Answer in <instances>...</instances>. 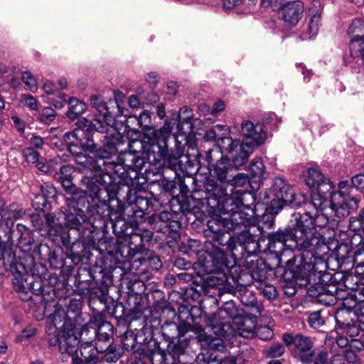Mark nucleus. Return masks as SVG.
I'll return each mask as SVG.
<instances>
[{
    "instance_id": "obj_64",
    "label": "nucleus",
    "mask_w": 364,
    "mask_h": 364,
    "mask_svg": "<svg viewBox=\"0 0 364 364\" xmlns=\"http://www.w3.org/2000/svg\"><path fill=\"white\" fill-rule=\"evenodd\" d=\"M349 227L358 235L364 233V208L360 210L358 216L350 218Z\"/></svg>"
},
{
    "instance_id": "obj_61",
    "label": "nucleus",
    "mask_w": 364,
    "mask_h": 364,
    "mask_svg": "<svg viewBox=\"0 0 364 364\" xmlns=\"http://www.w3.org/2000/svg\"><path fill=\"white\" fill-rule=\"evenodd\" d=\"M255 286L259 293L269 301L274 300L278 296L276 287L265 281L259 282V283L255 284Z\"/></svg>"
},
{
    "instance_id": "obj_11",
    "label": "nucleus",
    "mask_w": 364,
    "mask_h": 364,
    "mask_svg": "<svg viewBox=\"0 0 364 364\" xmlns=\"http://www.w3.org/2000/svg\"><path fill=\"white\" fill-rule=\"evenodd\" d=\"M109 161L110 164L104 167L103 173L112 176L115 183L118 178L127 185H133L134 181L139 179V173L148 162L146 155L132 153H121L119 155L112 153Z\"/></svg>"
},
{
    "instance_id": "obj_35",
    "label": "nucleus",
    "mask_w": 364,
    "mask_h": 364,
    "mask_svg": "<svg viewBox=\"0 0 364 364\" xmlns=\"http://www.w3.org/2000/svg\"><path fill=\"white\" fill-rule=\"evenodd\" d=\"M326 274L328 277H325V281L318 279V282H316L313 285L318 288V290L324 291L328 295L334 296L336 300L338 298H343V291L346 289L345 288H347L346 281H338L336 275L329 277V274Z\"/></svg>"
},
{
    "instance_id": "obj_30",
    "label": "nucleus",
    "mask_w": 364,
    "mask_h": 364,
    "mask_svg": "<svg viewBox=\"0 0 364 364\" xmlns=\"http://www.w3.org/2000/svg\"><path fill=\"white\" fill-rule=\"evenodd\" d=\"M90 105L96 109L95 118L93 119V126L100 132H105L108 130V121L111 118L107 103L101 95H93L90 97Z\"/></svg>"
},
{
    "instance_id": "obj_37",
    "label": "nucleus",
    "mask_w": 364,
    "mask_h": 364,
    "mask_svg": "<svg viewBox=\"0 0 364 364\" xmlns=\"http://www.w3.org/2000/svg\"><path fill=\"white\" fill-rule=\"evenodd\" d=\"M248 170L252 188H258L269 176L262 159L259 157L251 161Z\"/></svg>"
},
{
    "instance_id": "obj_33",
    "label": "nucleus",
    "mask_w": 364,
    "mask_h": 364,
    "mask_svg": "<svg viewBox=\"0 0 364 364\" xmlns=\"http://www.w3.org/2000/svg\"><path fill=\"white\" fill-rule=\"evenodd\" d=\"M243 265L248 269L254 284L265 281L268 272L272 270L266 261L257 255L245 259Z\"/></svg>"
},
{
    "instance_id": "obj_52",
    "label": "nucleus",
    "mask_w": 364,
    "mask_h": 364,
    "mask_svg": "<svg viewBox=\"0 0 364 364\" xmlns=\"http://www.w3.org/2000/svg\"><path fill=\"white\" fill-rule=\"evenodd\" d=\"M14 222L11 218H3L0 220V236L1 238L6 244V242H12L14 236L17 235L16 228L14 229Z\"/></svg>"
},
{
    "instance_id": "obj_12",
    "label": "nucleus",
    "mask_w": 364,
    "mask_h": 364,
    "mask_svg": "<svg viewBox=\"0 0 364 364\" xmlns=\"http://www.w3.org/2000/svg\"><path fill=\"white\" fill-rule=\"evenodd\" d=\"M255 196L250 191H244L240 193L237 199H234V205L230 206L232 210L227 214H230L229 221L234 232H239L243 229H248L255 227L257 218L255 212L252 205L255 203Z\"/></svg>"
},
{
    "instance_id": "obj_45",
    "label": "nucleus",
    "mask_w": 364,
    "mask_h": 364,
    "mask_svg": "<svg viewBox=\"0 0 364 364\" xmlns=\"http://www.w3.org/2000/svg\"><path fill=\"white\" fill-rule=\"evenodd\" d=\"M358 295L356 292V288H351V291L345 289L343 291V298H338V300L343 301V308L341 309H348L351 312H353V316H356L358 313V306L362 300L358 299Z\"/></svg>"
},
{
    "instance_id": "obj_50",
    "label": "nucleus",
    "mask_w": 364,
    "mask_h": 364,
    "mask_svg": "<svg viewBox=\"0 0 364 364\" xmlns=\"http://www.w3.org/2000/svg\"><path fill=\"white\" fill-rule=\"evenodd\" d=\"M64 190L67 193L70 194V196L66 197L67 199L73 198L76 200L86 201L87 191H82L78 188L73 182L72 178H66L59 180Z\"/></svg>"
},
{
    "instance_id": "obj_2",
    "label": "nucleus",
    "mask_w": 364,
    "mask_h": 364,
    "mask_svg": "<svg viewBox=\"0 0 364 364\" xmlns=\"http://www.w3.org/2000/svg\"><path fill=\"white\" fill-rule=\"evenodd\" d=\"M92 124V122L82 118L77 121V127L73 132L63 135L68 151L75 156L74 169L88 176L103 173L104 167L110 164L109 160L112 154L95 142L94 139L98 137L100 132Z\"/></svg>"
},
{
    "instance_id": "obj_16",
    "label": "nucleus",
    "mask_w": 364,
    "mask_h": 364,
    "mask_svg": "<svg viewBox=\"0 0 364 364\" xmlns=\"http://www.w3.org/2000/svg\"><path fill=\"white\" fill-rule=\"evenodd\" d=\"M282 341L294 358L303 363L313 362L315 353L310 337L301 333H285L282 335Z\"/></svg>"
},
{
    "instance_id": "obj_56",
    "label": "nucleus",
    "mask_w": 364,
    "mask_h": 364,
    "mask_svg": "<svg viewBox=\"0 0 364 364\" xmlns=\"http://www.w3.org/2000/svg\"><path fill=\"white\" fill-rule=\"evenodd\" d=\"M209 213V214H212L213 217L210 220L208 221L207 226H208V231L207 235L209 237V235H215L218 233H220L225 230H226L225 227V222L220 219V213H217V214H213V213H210V211H207Z\"/></svg>"
},
{
    "instance_id": "obj_32",
    "label": "nucleus",
    "mask_w": 364,
    "mask_h": 364,
    "mask_svg": "<svg viewBox=\"0 0 364 364\" xmlns=\"http://www.w3.org/2000/svg\"><path fill=\"white\" fill-rule=\"evenodd\" d=\"M292 187L281 177L274 178L271 192L274 198L271 200V207L275 213H278L284 208V201L287 198H290L292 192Z\"/></svg>"
},
{
    "instance_id": "obj_60",
    "label": "nucleus",
    "mask_w": 364,
    "mask_h": 364,
    "mask_svg": "<svg viewBox=\"0 0 364 364\" xmlns=\"http://www.w3.org/2000/svg\"><path fill=\"white\" fill-rule=\"evenodd\" d=\"M290 198H286L284 201V207L286 205L290 206L291 208H300L304 207L302 212L305 211L306 204H308L309 201L306 200V198L303 194H295L294 191L290 194Z\"/></svg>"
},
{
    "instance_id": "obj_17",
    "label": "nucleus",
    "mask_w": 364,
    "mask_h": 364,
    "mask_svg": "<svg viewBox=\"0 0 364 364\" xmlns=\"http://www.w3.org/2000/svg\"><path fill=\"white\" fill-rule=\"evenodd\" d=\"M192 330V326L188 323L180 324L176 322H166L161 326V334L164 338L168 342V348L176 350V353H185L189 342L184 338L186 333Z\"/></svg>"
},
{
    "instance_id": "obj_24",
    "label": "nucleus",
    "mask_w": 364,
    "mask_h": 364,
    "mask_svg": "<svg viewBox=\"0 0 364 364\" xmlns=\"http://www.w3.org/2000/svg\"><path fill=\"white\" fill-rule=\"evenodd\" d=\"M82 301L81 298H73L69 301L67 311L58 309L53 314V323L55 328H62L65 326H74L77 321V318L81 314Z\"/></svg>"
},
{
    "instance_id": "obj_20",
    "label": "nucleus",
    "mask_w": 364,
    "mask_h": 364,
    "mask_svg": "<svg viewBox=\"0 0 364 364\" xmlns=\"http://www.w3.org/2000/svg\"><path fill=\"white\" fill-rule=\"evenodd\" d=\"M237 236V242L235 248H238V257L235 259H247L258 255L260 250L259 241L262 234L257 232L255 227L240 231Z\"/></svg>"
},
{
    "instance_id": "obj_26",
    "label": "nucleus",
    "mask_w": 364,
    "mask_h": 364,
    "mask_svg": "<svg viewBox=\"0 0 364 364\" xmlns=\"http://www.w3.org/2000/svg\"><path fill=\"white\" fill-rule=\"evenodd\" d=\"M242 143L255 149L264 143L267 139V131L261 123L254 124L251 121H245L241 124Z\"/></svg>"
},
{
    "instance_id": "obj_7",
    "label": "nucleus",
    "mask_w": 364,
    "mask_h": 364,
    "mask_svg": "<svg viewBox=\"0 0 364 364\" xmlns=\"http://www.w3.org/2000/svg\"><path fill=\"white\" fill-rule=\"evenodd\" d=\"M112 284L110 272L100 266L91 269L80 267L75 275L74 285L81 295L89 296V305L95 309L97 301L106 305L108 299L109 287Z\"/></svg>"
},
{
    "instance_id": "obj_5",
    "label": "nucleus",
    "mask_w": 364,
    "mask_h": 364,
    "mask_svg": "<svg viewBox=\"0 0 364 364\" xmlns=\"http://www.w3.org/2000/svg\"><path fill=\"white\" fill-rule=\"evenodd\" d=\"M114 185H109V196H107V216L108 223L112 225L113 233H119L122 228L128 224L124 217L127 216L130 221L136 223L138 220H143L146 211L149 206V201L146 197L139 195L129 188L126 195V202L123 203L116 197Z\"/></svg>"
},
{
    "instance_id": "obj_21",
    "label": "nucleus",
    "mask_w": 364,
    "mask_h": 364,
    "mask_svg": "<svg viewBox=\"0 0 364 364\" xmlns=\"http://www.w3.org/2000/svg\"><path fill=\"white\" fill-rule=\"evenodd\" d=\"M139 220H138L136 223L132 220L122 228L121 232L114 233L117 238L128 242L138 252H141L145 245L149 243L153 237L151 230H142L137 227Z\"/></svg>"
},
{
    "instance_id": "obj_31",
    "label": "nucleus",
    "mask_w": 364,
    "mask_h": 364,
    "mask_svg": "<svg viewBox=\"0 0 364 364\" xmlns=\"http://www.w3.org/2000/svg\"><path fill=\"white\" fill-rule=\"evenodd\" d=\"M304 11V3L299 0L285 2L278 10L279 19L292 27L296 26L302 18Z\"/></svg>"
},
{
    "instance_id": "obj_8",
    "label": "nucleus",
    "mask_w": 364,
    "mask_h": 364,
    "mask_svg": "<svg viewBox=\"0 0 364 364\" xmlns=\"http://www.w3.org/2000/svg\"><path fill=\"white\" fill-rule=\"evenodd\" d=\"M318 248L315 246L311 248H296L301 252L294 258V264L284 269V279L301 281L310 286L316 283V279L325 281L328 275L323 270L318 269L320 264L323 265L321 257L318 255Z\"/></svg>"
},
{
    "instance_id": "obj_54",
    "label": "nucleus",
    "mask_w": 364,
    "mask_h": 364,
    "mask_svg": "<svg viewBox=\"0 0 364 364\" xmlns=\"http://www.w3.org/2000/svg\"><path fill=\"white\" fill-rule=\"evenodd\" d=\"M87 110V105L75 97H71L68 101V109L66 112L67 117L75 120Z\"/></svg>"
},
{
    "instance_id": "obj_9",
    "label": "nucleus",
    "mask_w": 364,
    "mask_h": 364,
    "mask_svg": "<svg viewBox=\"0 0 364 364\" xmlns=\"http://www.w3.org/2000/svg\"><path fill=\"white\" fill-rule=\"evenodd\" d=\"M210 240L205 244V252L203 258H200V264L204 272L213 274L223 272L228 267V258L225 250L231 252L233 258H237L238 248H235L233 236L227 230L215 235H209Z\"/></svg>"
},
{
    "instance_id": "obj_10",
    "label": "nucleus",
    "mask_w": 364,
    "mask_h": 364,
    "mask_svg": "<svg viewBox=\"0 0 364 364\" xmlns=\"http://www.w3.org/2000/svg\"><path fill=\"white\" fill-rule=\"evenodd\" d=\"M226 183L215 181L213 178H207L204 182V190L194 188L192 198L197 201L203 211L226 213L232 210L234 198L227 193Z\"/></svg>"
},
{
    "instance_id": "obj_62",
    "label": "nucleus",
    "mask_w": 364,
    "mask_h": 364,
    "mask_svg": "<svg viewBox=\"0 0 364 364\" xmlns=\"http://www.w3.org/2000/svg\"><path fill=\"white\" fill-rule=\"evenodd\" d=\"M326 177L316 168L311 167L308 169L305 181L308 186L312 188L321 183Z\"/></svg>"
},
{
    "instance_id": "obj_58",
    "label": "nucleus",
    "mask_w": 364,
    "mask_h": 364,
    "mask_svg": "<svg viewBox=\"0 0 364 364\" xmlns=\"http://www.w3.org/2000/svg\"><path fill=\"white\" fill-rule=\"evenodd\" d=\"M212 331L216 336L225 338L233 335L235 333L234 328L230 321L222 318L213 327Z\"/></svg>"
},
{
    "instance_id": "obj_55",
    "label": "nucleus",
    "mask_w": 364,
    "mask_h": 364,
    "mask_svg": "<svg viewBox=\"0 0 364 364\" xmlns=\"http://www.w3.org/2000/svg\"><path fill=\"white\" fill-rule=\"evenodd\" d=\"M308 294L310 296L315 298L318 302L325 306H332L337 301L334 296L328 295L324 291L318 290V288L313 284L308 287Z\"/></svg>"
},
{
    "instance_id": "obj_14",
    "label": "nucleus",
    "mask_w": 364,
    "mask_h": 364,
    "mask_svg": "<svg viewBox=\"0 0 364 364\" xmlns=\"http://www.w3.org/2000/svg\"><path fill=\"white\" fill-rule=\"evenodd\" d=\"M85 203V201L76 200L73 198L67 199L68 210L63 212V220L69 229L76 230L82 237L87 235L92 237L94 231L91 221L81 208V205Z\"/></svg>"
},
{
    "instance_id": "obj_18",
    "label": "nucleus",
    "mask_w": 364,
    "mask_h": 364,
    "mask_svg": "<svg viewBox=\"0 0 364 364\" xmlns=\"http://www.w3.org/2000/svg\"><path fill=\"white\" fill-rule=\"evenodd\" d=\"M184 151V146L180 143L176 144L174 150H169L167 148V155L164 163L166 167L164 172L171 170L175 176L178 174V171L189 175L193 172L196 173L199 169L198 164L191 161L188 155H185Z\"/></svg>"
},
{
    "instance_id": "obj_34",
    "label": "nucleus",
    "mask_w": 364,
    "mask_h": 364,
    "mask_svg": "<svg viewBox=\"0 0 364 364\" xmlns=\"http://www.w3.org/2000/svg\"><path fill=\"white\" fill-rule=\"evenodd\" d=\"M94 333L96 339L95 350L100 353L107 350L110 347L113 333L112 324L109 321H102L95 328Z\"/></svg>"
},
{
    "instance_id": "obj_46",
    "label": "nucleus",
    "mask_w": 364,
    "mask_h": 364,
    "mask_svg": "<svg viewBox=\"0 0 364 364\" xmlns=\"http://www.w3.org/2000/svg\"><path fill=\"white\" fill-rule=\"evenodd\" d=\"M178 120L176 119H171L170 120H166V122H170L171 120H175L176 124H177V127L179 130L183 131L184 134L186 132H191L192 130V119L193 114L191 109H189L187 107H183L180 109L178 112Z\"/></svg>"
},
{
    "instance_id": "obj_28",
    "label": "nucleus",
    "mask_w": 364,
    "mask_h": 364,
    "mask_svg": "<svg viewBox=\"0 0 364 364\" xmlns=\"http://www.w3.org/2000/svg\"><path fill=\"white\" fill-rule=\"evenodd\" d=\"M317 191L312 193L311 199L308 204L315 207L326 208L328 203L336 200L340 193L334 191V186L329 178H325L321 183L316 186Z\"/></svg>"
},
{
    "instance_id": "obj_40",
    "label": "nucleus",
    "mask_w": 364,
    "mask_h": 364,
    "mask_svg": "<svg viewBox=\"0 0 364 364\" xmlns=\"http://www.w3.org/2000/svg\"><path fill=\"white\" fill-rule=\"evenodd\" d=\"M261 314H246L241 318L238 326L240 335L245 338H252L255 336V329L257 326V318Z\"/></svg>"
},
{
    "instance_id": "obj_42",
    "label": "nucleus",
    "mask_w": 364,
    "mask_h": 364,
    "mask_svg": "<svg viewBox=\"0 0 364 364\" xmlns=\"http://www.w3.org/2000/svg\"><path fill=\"white\" fill-rule=\"evenodd\" d=\"M240 300L247 308V314H261L264 310L262 304L257 300L255 294L250 291L240 293Z\"/></svg>"
},
{
    "instance_id": "obj_47",
    "label": "nucleus",
    "mask_w": 364,
    "mask_h": 364,
    "mask_svg": "<svg viewBox=\"0 0 364 364\" xmlns=\"http://www.w3.org/2000/svg\"><path fill=\"white\" fill-rule=\"evenodd\" d=\"M362 252L360 251L355 255V274L356 280L355 284L356 285V292L359 296H364V261L360 259Z\"/></svg>"
},
{
    "instance_id": "obj_38",
    "label": "nucleus",
    "mask_w": 364,
    "mask_h": 364,
    "mask_svg": "<svg viewBox=\"0 0 364 364\" xmlns=\"http://www.w3.org/2000/svg\"><path fill=\"white\" fill-rule=\"evenodd\" d=\"M73 326L68 325L59 328V329H62L63 331L62 343L60 344V352L62 353L73 355L77 353L78 350L80 341L76 336L70 333L73 331ZM56 328L58 329V328Z\"/></svg>"
},
{
    "instance_id": "obj_36",
    "label": "nucleus",
    "mask_w": 364,
    "mask_h": 364,
    "mask_svg": "<svg viewBox=\"0 0 364 364\" xmlns=\"http://www.w3.org/2000/svg\"><path fill=\"white\" fill-rule=\"evenodd\" d=\"M359 202L360 200L355 197H343L341 201L336 203L333 200L329 205L334 215L341 219L348 216L353 210L356 209Z\"/></svg>"
},
{
    "instance_id": "obj_44",
    "label": "nucleus",
    "mask_w": 364,
    "mask_h": 364,
    "mask_svg": "<svg viewBox=\"0 0 364 364\" xmlns=\"http://www.w3.org/2000/svg\"><path fill=\"white\" fill-rule=\"evenodd\" d=\"M253 151L254 149L242 143L240 148L230 154L232 166L237 169L245 166Z\"/></svg>"
},
{
    "instance_id": "obj_57",
    "label": "nucleus",
    "mask_w": 364,
    "mask_h": 364,
    "mask_svg": "<svg viewBox=\"0 0 364 364\" xmlns=\"http://www.w3.org/2000/svg\"><path fill=\"white\" fill-rule=\"evenodd\" d=\"M176 176L173 178H168L164 176V178L159 181V187L161 188V193L159 197H161L163 194L169 193L171 196H175L176 190L177 189V183L175 181ZM156 201H159V198H154Z\"/></svg>"
},
{
    "instance_id": "obj_59",
    "label": "nucleus",
    "mask_w": 364,
    "mask_h": 364,
    "mask_svg": "<svg viewBox=\"0 0 364 364\" xmlns=\"http://www.w3.org/2000/svg\"><path fill=\"white\" fill-rule=\"evenodd\" d=\"M238 314V309L232 301L225 302L224 306L218 310V316L222 319L233 321L240 319Z\"/></svg>"
},
{
    "instance_id": "obj_53",
    "label": "nucleus",
    "mask_w": 364,
    "mask_h": 364,
    "mask_svg": "<svg viewBox=\"0 0 364 364\" xmlns=\"http://www.w3.org/2000/svg\"><path fill=\"white\" fill-rule=\"evenodd\" d=\"M85 344L88 346L89 342L87 341ZM80 358L77 355L76 357L73 358L72 364H96L97 363L98 358L93 348L87 350V346H82L80 348Z\"/></svg>"
},
{
    "instance_id": "obj_4",
    "label": "nucleus",
    "mask_w": 364,
    "mask_h": 364,
    "mask_svg": "<svg viewBox=\"0 0 364 364\" xmlns=\"http://www.w3.org/2000/svg\"><path fill=\"white\" fill-rule=\"evenodd\" d=\"M80 183L92 198V205H87L94 233L101 231L102 237L108 232L107 216L109 205H107V196H109V185L116 184L110 175L92 174L84 175L80 179Z\"/></svg>"
},
{
    "instance_id": "obj_22",
    "label": "nucleus",
    "mask_w": 364,
    "mask_h": 364,
    "mask_svg": "<svg viewBox=\"0 0 364 364\" xmlns=\"http://www.w3.org/2000/svg\"><path fill=\"white\" fill-rule=\"evenodd\" d=\"M101 238H95V233L92 237H82V235H79L78 239L72 243L68 254V258L74 264H78L83 262L84 259L90 260L91 256L93 255L92 251H95L98 254L99 245L98 240Z\"/></svg>"
},
{
    "instance_id": "obj_15",
    "label": "nucleus",
    "mask_w": 364,
    "mask_h": 364,
    "mask_svg": "<svg viewBox=\"0 0 364 364\" xmlns=\"http://www.w3.org/2000/svg\"><path fill=\"white\" fill-rule=\"evenodd\" d=\"M200 159H203L209 168L210 173L220 183H226L231 176L232 171L230 160L222 156L218 149H209L207 151H200L198 154ZM201 164L202 162L199 161Z\"/></svg>"
},
{
    "instance_id": "obj_13",
    "label": "nucleus",
    "mask_w": 364,
    "mask_h": 364,
    "mask_svg": "<svg viewBox=\"0 0 364 364\" xmlns=\"http://www.w3.org/2000/svg\"><path fill=\"white\" fill-rule=\"evenodd\" d=\"M98 255L102 260V264L107 267L112 268L113 266L125 263L127 261L131 262L138 252L132 248L128 242L122 239L117 238V244L114 245L107 242L106 237L98 240Z\"/></svg>"
},
{
    "instance_id": "obj_63",
    "label": "nucleus",
    "mask_w": 364,
    "mask_h": 364,
    "mask_svg": "<svg viewBox=\"0 0 364 364\" xmlns=\"http://www.w3.org/2000/svg\"><path fill=\"white\" fill-rule=\"evenodd\" d=\"M198 359L200 362L203 360L205 364H232L231 361L229 360L218 358V355L215 351L213 353L207 352L205 353H201L198 355Z\"/></svg>"
},
{
    "instance_id": "obj_49",
    "label": "nucleus",
    "mask_w": 364,
    "mask_h": 364,
    "mask_svg": "<svg viewBox=\"0 0 364 364\" xmlns=\"http://www.w3.org/2000/svg\"><path fill=\"white\" fill-rule=\"evenodd\" d=\"M278 213H275L271 205L266 208L265 212L260 216V218L255 223V229L257 232L263 233L265 232L264 228H272L274 225L275 215Z\"/></svg>"
},
{
    "instance_id": "obj_51",
    "label": "nucleus",
    "mask_w": 364,
    "mask_h": 364,
    "mask_svg": "<svg viewBox=\"0 0 364 364\" xmlns=\"http://www.w3.org/2000/svg\"><path fill=\"white\" fill-rule=\"evenodd\" d=\"M40 248H43L42 251H46L48 253L47 260L52 269H59L64 266L62 250L60 249L51 250L47 245H41Z\"/></svg>"
},
{
    "instance_id": "obj_6",
    "label": "nucleus",
    "mask_w": 364,
    "mask_h": 364,
    "mask_svg": "<svg viewBox=\"0 0 364 364\" xmlns=\"http://www.w3.org/2000/svg\"><path fill=\"white\" fill-rule=\"evenodd\" d=\"M175 120L166 122L159 129H148L141 140H132L128 143V149L120 151L121 153H132L135 155H146L148 163L161 166L167 155L168 140L169 139Z\"/></svg>"
},
{
    "instance_id": "obj_48",
    "label": "nucleus",
    "mask_w": 364,
    "mask_h": 364,
    "mask_svg": "<svg viewBox=\"0 0 364 364\" xmlns=\"http://www.w3.org/2000/svg\"><path fill=\"white\" fill-rule=\"evenodd\" d=\"M241 144L242 141L239 139H233L230 136H220L217 139V146L215 149H218L222 156L224 154L230 155L234 151H236L237 149L240 148Z\"/></svg>"
},
{
    "instance_id": "obj_19",
    "label": "nucleus",
    "mask_w": 364,
    "mask_h": 364,
    "mask_svg": "<svg viewBox=\"0 0 364 364\" xmlns=\"http://www.w3.org/2000/svg\"><path fill=\"white\" fill-rule=\"evenodd\" d=\"M63 218V211L60 209L46 214V235L54 243L68 247L70 243V236Z\"/></svg>"
},
{
    "instance_id": "obj_41",
    "label": "nucleus",
    "mask_w": 364,
    "mask_h": 364,
    "mask_svg": "<svg viewBox=\"0 0 364 364\" xmlns=\"http://www.w3.org/2000/svg\"><path fill=\"white\" fill-rule=\"evenodd\" d=\"M361 252L360 248H358L352 255L350 250L348 248L347 244L341 243L337 245L335 250L334 255L336 261L338 262V267H342L343 265L353 263L352 267L355 266V255L358 252Z\"/></svg>"
},
{
    "instance_id": "obj_1",
    "label": "nucleus",
    "mask_w": 364,
    "mask_h": 364,
    "mask_svg": "<svg viewBox=\"0 0 364 364\" xmlns=\"http://www.w3.org/2000/svg\"><path fill=\"white\" fill-rule=\"evenodd\" d=\"M324 209L306 204L304 212L292 213L284 229L268 234L269 252L280 260L287 249L311 248L313 246L328 249L326 244L319 245L320 239L315 235L316 228L332 230L338 227V221L330 220L323 213Z\"/></svg>"
},
{
    "instance_id": "obj_27",
    "label": "nucleus",
    "mask_w": 364,
    "mask_h": 364,
    "mask_svg": "<svg viewBox=\"0 0 364 364\" xmlns=\"http://www.w3.org/2000/svg\"><path fill=\"white\" fill-rule=\"evenodd\" d=\"M350 55L353 59L359 60L361 51L364 50V21L354 19L348 28Z\"/></svg>"
},
{
    "instance_id": "obj_39",
    "label": "nucleus",
    "mask_w": 364,
    "mask_h": 364,
    "mask_svg": "<svg viewBox=\"0 0 364 364\" xmlns=\"http://www.w3.org/2000/svg\"><path fill=\"white\" fill-rule=\"evenodd\" d=\"M16 232L18 240V245L24 251H36L41 255L43 248H40L41 245H45L44 244H36L34 238L32 237L29 230L25 225L18 224L16 225Z\"/></svg>"
},
{
    "instance_id": "obj_25",
    "label": "nucleus",
    "mask_w": 364,
    "mask_h": 364,
    "mask_svg": "<svg viewBox=\"0 0 364 364\" xmlns=\"http://www.w3.org/2000/svg\"><path fill=\"white\" fill-rule=\"evenodd\" d=\"M353 312L348 309H338L335 314L336 326L337 334H346L348 337H357L360 336L363 330L359 320L354 321Z\"/></svg>"
},
{
    "instance_id": "obj_23",
    "label": "nucleus",
    "mask_w": 364,
    "mask_h": 364,
    "mask_svg": "<svg viewBox=\"0 0 364 364\" xmlns=\"http://www.w3.org/2000/svg\"><path fill=\"white\" fill-rule=\"evenodd\" d=\"M178 213L162 211L153 218L154 228L159 232L167 235L169 242L176 241L181 237V223L179 221Z\"/></svg>"
},
{
    "instance_id": "obj_3",
    "label": "nucleus",
    "mask_w": 364,
    "mask_h": 364,
    "mask_svg": "<svg viewBox=\"0 0 364 364\" xmlns=\"http://www.w3.org/2000/svg\"><path fill=\"white\" fill-rule=\"evenodd\" d=\"M0 262L6 272L12 274L14 288L23 294L22 300L31 299L33 294L46 295L50 292V287L45 285L47 269L43 264L35 262L33 257L18 260L11 250H0Z\"/></svg>"
},
{
    "instance_id": "obj_43",
    "label": "nucleus",
    "mask_w": 364,
    "mask_h": 364,
    "mask_svg": "<svg viewBox=\"0 0 364 364\" xmlns=\"http://www.w3.org/2000/svg\"><path fill=\"white\" fill-rule=\"evenodd\" d=\"M107 130L105 132V135L98 133L97 138L105 146L104 148H107L108 149L115 150L116 151L120 152V151L118 150V147L121 144H124L125 142L124 136L117 132H114L111 134L107 133Z\"/></svg>"
},
{
    "instance_id": "obj_29",
    "label": "nucleus",
    "mask_w": 364,
    "mask_h": 364,
    "mask_svg": "<svg viewBox=\"0 0 364 364\" xmlns=\"http://www.w3.org/2000/svg\"><path fill=\"white\" fill-rule=\"evenodd\" d=\"M146 360L150 361L151 364H186L183 358L185 353H176V350L168 349V352L161 348L159 345L155 343L154 348L149 350L146 353Z\"/></svg>"
}]
</instances>
